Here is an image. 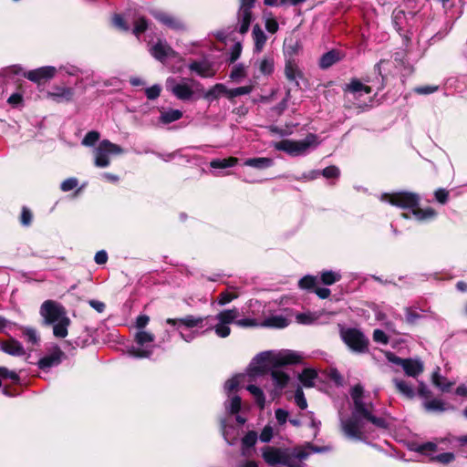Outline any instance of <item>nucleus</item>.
<instances>
[{"instance_id":"obj_50","label":"nucleus","mask_w":467,"mask_h":467,"mask_svg":"<svg viewBox=\"0 0 467 467\" xmlns=\"http://www.w3.org/2000/svg\"><path fill=\"white\" fill-rule=\"evenodd\" d=\"M257 433L255 431L247 432L242 440V443L244 447L251 448L253 447L257 441Z\"/></svg>"},{"instance_id":"obj_6","label":"nucleus","mask_w":467,"mask_h":467,"mask_svg":"<svg viewBox=\"0 0 467 467\" xmlns=\"http://www.w3.org/2000/svg\"><path fill=\"white\" fill-rule=\"evenodd\" d=\"M319 143L317 135L308 133L303 140H282L275 142L273 146L277 150L284 151L292 157H297L306 155L310 150L316 149Z\"/></svg>"},{"instance_id":"obj_63","label":"nucleus","mask_w":467,"mask_h":467,"mask_svg":"<svg viewBox=\"0 0 467 467\" xmlns=\"http://www.w3.org/2000/svg\"><path fill=\"white\" fill-rule=\"evenodd\" d=\"M265 26V29L271 34H275L279 28L277 21L273 17L266 18Z\"/></svg>"},{"instance_id":"obj_18","label":"nucleus","mask_w":467,"mask_h":467,"mask_svg":"<svg viewBox=\"0 0 467 467\" xmlns=\"http://www.w3.org/2000/svg\"><path fill=\"white\" fill-rule=\"evenodd\" d=\"M152 16L165 26L181 31L185 28L184 24L176 16L161 10L151 11Z\"/></svg>"},{"instance_id":"obj_25","label":"nucleus","mask_w":467,"mask_h":467,"mask_svg":"<svg viewBox=\"0 0 467 467\" xmlns=\"http://www.w3.org/2000/svg\"><path fill=\"white\" fill-rule=\"evenodd\" d=\"M250 378L249 375L240 374L228 379L224 384V390L228 396L237 390L245 381L246 379Z\"/></svg>"},{"instance_id":"obj_55","label":"nucleus","mask_w":467,"mask_h":467,"mask_svg":"<svg viewBox=\"0 0 467 467\" xmlns=\"http://www.w3.org/2000/svg\"><path fill=\"white\" fill-rule=\"evenodd\" d=\"M161 90V86L155 84L150 88H147L145 90V94L149 99L153 100L160 96Z\"/></svg>"},{"instance_id":"obj_59","label":"nucleus","mask_w":467,"mask_h":467,"mask_svg":"<svg viewBox=\"0 0 467 467\" xmlns=\"http://www.w3.org/2000/svg\"><path fill=\"white\" fill-rule=\"evenodd\" d=\"M0 376L2 379H10L13 381H18L19 376L16 372L9 370L5 367H0Z\"/></svg>"},{"instance_id":"obj_45","label":"nucleus","mask_w":467,"mask_h":467,"mask_svg":"<svg viewBox=\"0 0 467 467\" xmlns=\"http://www.w3.org/2000/svg\"><path fill=\"white\" fill-rule=\"evenodd\" d=\"M112 23L115 27H117L118 29H119L121 31L127 32L130 30L129 23H130V22L128 20L126 16L124 17L123 16L119 15V14L114 15Z\"/></svg>"},{"instance_id":"obj_21","label":"nucleus","mask_w":467,"mask_h":467,"mask_svg":"<svg viewBox=\"0 0 467 467\" xmlns=\"http://www.w3.org/2000/svg\"><path fill=\"white\" fill-rule=\"evenodd\" d=\"M0 349L14 357H22L26 354L25 348L22 343L14 337H10L5 341L0 343Z\"/></svg>"},{"instance_id":"obj_57","label":"nucleus","mask_w":467,"mask_h":467,"mask_svg":"<svg viewBox=\"0 0 467 467\" xmlns=\"http://www.w3.org/2000/svg\"><path fill=\"white\" fill-rule=\"evenodd\" d=\"M373 340L377 343L387 345L389 342V337L383 330L375 329L373 332Z\"/></svg>"},{"instance_id":"obj_60","label":"nucleus","mask_w":467,"mask_h":467,"mask_svg":"<svg viewBox=\"0 0 467 467\" xmlns=\"http://www.w3.org/2000/svg\"><path fill=\"white\" fill-rule=\"evenodd\" d=\"M438 90V86L426 85L420 86L414 88V91L420 95H429Z\"/></svg>"},{"instance_id":"obj_61","label":"nucleus","mask_w":467,"mask_h":467,"mask_svg":"<svg viewBox=\"0 0 467 467\" xmlns=\"http://www.w3.org/2000/svg\"><path fill=\"white\" fill-rule=\"evenodd\" d=\"M221 428H222V432H223V435L225 439V441L229 443V444H233L234 443V441L235 440L234 437H232L231 436V433H230V431L232 429V427H228L225 423V420H223L221 421Z\"/></svg>"},{"instance_id":"obj_62","label":"nucleus","mask_w":467,"mask_h":467,"mask_svg":"<svg viewBox=\"0 0 467 467\" xmlns=\"http://www.w3.org/2000/svg\"><path fill=\"white\" fill-rule=\"evenodd\" d=\"M273 437V428L270 425L265 426L262 430L259 439L263 442H268Z\"/></svg>"},{"instance_id":"obj_47","label":"nucleus","mask_w":467,"mask_h":467,"mask_svg":"<svg viewBox=\"0 0 467 467\" xmlns=\"http://www.w3.org/2000/svg\"><path fill=\"white\" fill-rule=\"evenodd\" d=\"M437 451V444L432 441L424 442L419 444L416 448V451L422 454L432 456V453Z\"/></svg>"},{"instance_id":"obj_3","label":"nucleus","mask_w":467,"mask_h":467,"mask_svg":"<svg viewBox=\"0 0 467 467\" xmlns=\"http://www.w3.org/2000/svg\"><path fill=\"white\" fill-rule=\"evenodd\" d=\"M380 200L389 202L393 206L411 211L413 217L419 222H430L436 218L437 212L427 207L421 209L419 207L420 198L419 194L410 192H398L393 193L381 194Z\"/></svg>"},{"instance_id":"obj_27","label":"nucleus","mask_w":467,"mask_h":467,"mask_svg":"<svg viewBox=\"0 0 467 467\" xmlns=\"http://www.w3.org/2000/svg\"><path fill=\"white\" fill-rule=\"evenodd\" d=\"M183 116V113L180 109H170L167 110H161L159 120L162 124H170L179 120Z\"/></svg>"},{"instance_id":"obj_56","label":"nucleus","mask_w":467,"mask_h":467,"mask_svg":"<svg viewBox=\"0 0 467 467\" xmlns=\"http://www.w3.org/2000/svg\"><path fill=\"white\" fill-rule=\"evenodd\" d=\"M23 102V96L18 92L12 94L7 99V103L10 104L13 108H18L22 106Z\"/></svg>"},{"instance_id":"obj_53","label":"nucleus","mask_w":467,"mask_h":467,"mask_svg":"<svg viewBox=\"0 0 467 467\" xmlns=\"http://www.w3.org/2000/svg\"><path fill=\"white\" fill-rule=\"evenodd\" d=\"M78 181L76 178H68L61 182L60 189L62 192H69L76 188Z\"/></svg>"},{"instance_id":"obj_39","label":"nucleus","mask_w":467,"mask_h":467,"mask_svg":"<svg viewBox=\"0 0 467 467\" xmlns=\"http://www.w3.org/2000/svg\"><path fill=\"white\" fill-rule=\"evenodd\" d=\"M406 18V13L401 9H394L392 12V24L399 33L403 30Z\"/></svg>"},{"instance_id":"obj_32","label":"nucleus","mask_w":467,"mask_h":467,"mask_svg":"<svg viewBox=\"0 0 467 467\" xmlns=\"http://www.w3.org/2000/svg\"><path fill=\"white\" fill-rule=\"evenodd\" d=\"M70 324L69 318L66 316L62 319L53 323V334L56 337H66L67 335V327Z\"/></svg>"},{"instance_id":"obj_44","label":"nucleus","mask_w":467,"mask_h":467,"mask_svg":"<svg viewBox=\"0 0 467 467\" xmlns=\"http://www.w3.org/2000/svg\"><path fill=\"white\" fill-rule=\"evenodd\" d=\"M252 89L253 88L251 86H243V87H238V88H231V89L227 88V91H225V95L229 99H233L235 97L250 94L252 92Z\"/></svg>"},{"instance_id":"obj_64","label":"nucleus","mask_w":467,"mask_h":467,"mask_svg":"<svg viewBox=\"0 0 467 467\" xmlns=\"http://www.w3.org/2000/svg\"><path fill=\"white\" fill-rule=\"evenodd\" d=\"M434 195L437 202H439L441 204L446 203L449 198V192L445 189H438L435 192Z\"/></svg>"},{"instance_id":"obj_5","label":"nucleus","mask_w":467,"mask_h":467,"mask_svg":"<svg viewBox=\"0 0 467 467\" xmlns=\"http://www.w3.org/2000/svg\"><path fill=\"white\" fill-rule=\"evenodd\" d=\"M165 87L176 99L182 101L192 100L197 93L203 91L200 82L187 78L177 79L169 77L166 79Z\"/></svg>"},{"instance_id":"obj_11","label":"nucleus","mask_w":467,"mask_h":467,"mask_svg":"<svg viewBox=\"0 0 467 467\" xmlns=\"http://www.w3.org/2000/svg\"><path fill=\"white\" fill-rule=\"evenodd\" d=\"M5 75H23L27 79L33 82H40L41 80H47L52 78L56 73L57 68L52 66L41 67L28 72H24L19 65H13L5 68Z\"/></svg>"},{"instance_id":"obj_51","label":"nucleus","mask_w":467,"mask_h":467,"mask_svg":"<svg viewBox=\"0 0 467 467\" xmlns=\"http://www.w3.org/2000/svg\"><path fill=\"white\" fill-rule=\"evenodd\" d=\"M321 174L327 179L337 178L340 174V171L339 169L336 166H328L320 171V175Z\"/></svg>"},{"instance_id":"obj_29","label":"nucleus","mask_w":467,"mask_h":467,"mask_svg":"<svg viewBox=\"0 0 467 467\" xmlns=\"http://www.w3.org/2000/svg\"><path fill=\"white\" fill-rule=\"evenodd\" d=\"M320 281L325 285H332L338 282L342 275L340 271L324 270L319 273Z\"/></svg>"},{"instance_id":"obj_26","label":"nucleus","mask_w":467,"mask_h":467,"mask_svg":"<svg viewBox=\"0 0 467 467\" xmlns=\"http://www.w3.org/2000/svg\"><path fill=\"white\" fill-rule=\"evenodd\" d=\"M18 327L21 331L24 340L27 344H30L32 346L38 345L40 341V337L36 328L23 326H19Z\"/></svg>"},{"instance_id":"obj_52","label":"nucleus","mask_w":467,"mask_h":467,"mask_svg":"<svg viewBox=\"0 0 467 467\" xmlns=\"http://www.w3.org/2000/svg\"><path fill=\"white\" fill-rule=\"evenodd\" d=\"M150 322V317L147 315H140L137 317L135 321L136 331L146 330V327Z\"/></svg>"},{"instance_id":"obj_41","label":"nucleus","mask_w":467,"mask_h":467,"mask_svg":"<svg viewBox=\"0 0 467 467\" xmlns=\"http://www.w3.org/2000/svg\"><path fill=\"white\" fill-rule=\"evenodd\" d=\"M245 389L254 396L258 406L263 409L265 402L263 390L254 384H248Z\"/></svg>"},{"instance_id":"obj_2","label":"nucleus","mask_w":467,"mask_h":467,"mask_svg":"<svg viewBox=\"0 0 467 467\" xmlns=\"http://www.w3.org/2000/svg\"><path fill=\"white\" fill-rule=\"evenodd\" d=\"M302 355L294 350L264 351L257 354L250 363L249 377L262 376L269 367L271 380L277 389L285 388L289 380V376L280 367L299 363Z\"/></svg>"},{"instance_id":"obj_28","label":"nucleus","mask_w":467,"mask_h":467,"mask_svg":"<svg viewBox=\"0 0 467 467\" xmlns=\"http://www.w3.org/2000/svg\"><path fill=\"white\" fill-rule=\"evenodd\" d=\"M340 60V54L337 50H330L324 55L319 59V67L322 69H327L330 67L332 65Z\"/></svg>"},{"instance_id":"obj_14","label":"nucleus","mask_w":467,"mask_h":467,"mask_svg":"<svg viewBox=\"0 0 467 467\" xmlns=\"http://www.w3.org/2000/svg\"><path fill=\"white\" fill-rule=\"evenodd\" d=\"M149 53L158 61L164 63L168 58H175L178 53L164 38H158L153 44H149Z\"/></svg>"},{"instance_id":"obj_48","label":"nucleus","mask_w":467,"mask_h":467,"mask_svg":"<svg viewBox=\"0 0 467 467\" xmlns=\"http://www.w3.org/2000/svg\"><path fill=\"white\" fill-rule=\"evenodd\" d=\"M439 370L440 368H437L436 371L433 372L432 374V383L438 387L439 389H441L442 391H448L451 386V383H448V384H443L441 381L444 379L443 377H441L440 374H439Z\"/></svg>"},{"instance_id":"obj_36","label":"nucleus","mask_w":467,"mask_h":467,"mask_svg":"<svg viewBox=\"0 0 467 467\" xmlns=\"http://www.w3.org/2000/svg\"><path fill=\"white\" fill-rule=\"evenodd\" d=\"M238 163L236 157H229L226 159H213L210 162V166L213 169H226L234 167Z\"/></svg>"},{"instance_id":"obj_10","label":"nucleus","mask_w":467,"mask_h":467,"mask_svg":"<svg viewBox=\"0 0 467 467\" xmlns=\"http://www.w3.org/2000/svg\"><path fill=\"white\" fill-rule=\"evenodd\" d=\"M124 150L118 144L109 140H102L99 145L94 148V165L97 168H107L110 165L111 155H120Z\"/></svg>"},{"instance_id":"obj_16","label":"nucleus","mask_w":467,"mask_h":467,"mask_svg":"<svg viewBox=\"0 0 467 467\" xmlns=\"http://www.w3.org/2000/svg\"><path fill=\"white\" fill-rule=\"evenodd\" d=\"M188 68L191 72L203 78H213L216 73L213 64L206 58L192 60L188 64Z\"/></svg>"},{"instance_id":"obj_58","label":"nucleus","mask_w":467,"mask_h":467,"mask_svg":"<svg viewBox=\"0 0 467 467\" xmlns=\"http://www.w3.org/2000/svg\"><path fill=\"white\" fill-rule=\"evenodd\" d=\"M32 213L26 207H23L20 216V222L24 226H29L32 223Z\"/></svg>"},{"instance_id":"obj_9","label":"nucleus","mask_w":467,"mask_h":467,"mask_svg":"<svg viewBox=\"0 0 467 467\" xmlns=\"http://www.w3.org/2000/svg\"><path fill=\"white\" fill-rule=\"evenodd\" d=\"M155 335L148 330H139L134 334V342L136 345L128 348L129 356L136 358H150L155 349L153 344Z\"/></svg>"},{"instance_id":"obj_24","label":"nucleus","mask_w":467,"mask_h":467,"mask_svg":"<svg viewBox=\"0 0 467 467\" xmlns=\"http://www.w3.org/2000/svg\"><path fill=\"white\" fill-rule=\"evenodd\" d=\"M244 165L261 171L272 167L274 160L267 157L249 158L244 161Z\"/></svg>"},{"instance_id":"obj_15","label":"nucleus","mask_w":467,"mask_h":467,"mask_svg":"<svg viewBox=\"0 0 467 467\" xmlns=\"http://www.w3.org/2000/svg\"><path fill=\"white\" fill-rule=\"evenodd\" d=\"M255 0H241L240 8L238 12V19L240 22L239 32L245 34L252 22L251 10L254 5Z\"/></svg>"},{"instance_id":"obj_37","label":"nucleus","mask_w":467,"mask_h":467,"mask_svg":"<svg viewBox=\"0 0 467 467\" xmlns=\"http://www.w3.org/2000/svg\"><path fill=\"white\" fill-rule=\"evenodd\" d=\"M256 66L262 75L268 76L274 71V59L271 57H264L256 62Z\"/></svg>"},{"instance_id":"obj_1","label":"nucleus","mask_w":467,"mask_h":467,"mask_svg":"<svg viewBox=\"0 0 467 467\" xmlns=\"http://www.w3.org/2000/svg\"><path fill=\"white\" fill-rule=\"evenodd\" d=\"M350 396L353 400L351 416L340 419L342 431L348 438L365 441L372 436V427L383 430L389 428V423L384 418L374 414L375 406L369 397L364 395V389L360 384L351 389Z\"/></svg>"},{"instance_id":"obj_8","label":"nucleus","mask_w":467,"mask_h":467,"mask_svg":"<svg viewBox=\"0 0 467 467\" xmlns=\"http://www.w3.org/2000/svg\"><path fill=\"white\" fill-rule=\"evenodd\" d=\"M339 337L348 348L356 354H364L368 351V338L357 327H347L338 325Z\"/></svg>"},{"instance_id":"obj_13","label":"nucleus","mask_w":467,"mask_h":467,"mask_svg":"<svg viewBox=\"0 0 467 467\" xmlns=\"http://www.w3.org/2000/svg\"><path fill=\"white\" fill-rule=\"evenodd\" d=\"M40 315L46 325H51L67 316L64 307L52 300H47L42 304Z\"/></svg>"},{"instance_id":"obj_19","label":"nucleus","mask_w":467,"mask_h":467,"mask_svg":"<svg viewBox=\"0 0 467 467\" xmlns=\"http://www.w3.org/2000/svg\"><path fill=\"white\" fill-rule=\"evenodd\" d=\"M396 364L400 365L405 374L416 378L423 371V363L419 359L396 358L393 360Z\"/></svg>"},{"instance_id":"obj_30","label":"nucleus","mask_w":467,"mask_h":467,"mask_svg":"<svg viewBox=\"0 0 467 467\" xmlns=\"http://www.w3.org/2000/svg\"><path fill=\"white\" fill-rule=\"evenodd\" d=\"M346 90L349 91L354 95H362L370 94L372 92V88L370 86L363 84L358 79H352L350 83L347 86Z\"/></svg>"},{"instance_id":"obj_49","label":"nucleus","mask_w":467,"mask_h":467,"mask_svg":"<svg viewBox=\"0 0 467 467\" xmlns=\"http://www.w3.org/2000/svg\"><path fill=\"white\" fill-rule=\"evenodd\" d=\"M405 318L409 324H415L421 318V315L411 307L405 308Z\"/></svg>"},{"instance_id":"obj_4","label":"nucleus","mask_w":467,"mask_h":467,"mask_svg":"<svg viewBox=\"0 0 467 467\" xmlns=\"http://www.w3.org/2000/svg\"><path fill=\"white\" fill-rule=\"evenodd\" d=\"M308 455V451L301 449L291 453L286 449L266 446L263 451L265 462L272 467H301L299 462L306 459Z\"/></svg>"},{"instance_id":"obj_17","label":"nucleus","mask_w":467,"mask_h":467,"mask_svg":"<svg viewBox=\"0 0 467 467\" xmlns=\"http://www.w3.org/2000/svg\"><path fill=\"white\" fill-rule=\"evenodd\" d=\"M64 357V352L57 346H56L50 350L48 354L38 360V368L45 370L52 367L58 366L62 362Z\"/></svg>"},{"instance_id":"obj_35","label":"nucleus","mask_w":467,"mask_h":467,"mask_svg":"<svg viewBox=\"0 0 467 467\" xmlns=\"http://www.w3.org/2000/svg\"><path fill=\"white\" fill-rule=\"evenodd\" d=\"M225 91H227V88L223 84H216L208 91L199 93L202 94L205 99L213 100L218 99L221 95H225Z\"/></svg>"},{"instance_id":"obj_22","label":"nucleus","mask_w":467,"mask_h":467,"mask_svg":"<svg viewBox=\"0 0 467 467\" xmlns=\"http://www.w3.org/2000/svg\"><path fill=\"white\" fill-rule=\"evenodd\" d=\"M73 88L60 86H56L52 88L51 91L47 92V97L57 103L70 101L73 98Z\"/></svg>"},{"instance_id":"obj_20","label":"nucleus","mask_w":467,"mask_h":467,"mask_svg":"<svg viewBox=\"0 0 467 467\" xmlns=\"http://www.w3.org/2000/svg\"><path fill=\"white\" fill-rule=\"evenodd\" d=\"M126 16L128 20L133 25L132 33L139 39L140 35L148 28V21L144 16H140L136 10H127Z\"/></svg>"},{"instance_id":"obj_23","label":"nucleus","mask_w":467,"mask_h":467,"mask_svg":"<svg viewBox=\"0 0 467 467\" xmlns=\"http://www.w3.org/2000/svg\"><path fill=\"white\" fill-rule=\"evenodd\" d=\"M285 74L288 80L296 82V85L299 87L298 79L303 78V73L295 60L286 61Z\"/></svg>"},{"instance_id":"obj_42","label":"nucleus","mask_w":467,"mask_h":467,"mask_svg":"<svg viewBox=\"0 0 467 467\" xmlns=\"http://www.w3.org/2000/svg\"><path fill=\"white\" fill-rule=\"evenodd\" d=\"M317 376V374L314 369L306 368L300 374L299 379L305 387L310 388L314 386V379Z\"/></svg>"},{"instance_id":"obj_46","label":"nucleus","mask_w":467,"mask_h":467,"mask_svg":"<svg viewBox=\"0 0 467 467\" xmlns=\"http://www.w3.org/2000/svg\"><path fill=\"white\" fill-rule=\"evenodd\" d=\"M317 276L307 275L299 280L298 286L301 289L308 290V289L314 288L317 285Z\"/></svg>"},{"instance_id":"obj_34","label":"nucleus","mask_w":467,"mask_h":467,"mask_svg":"<svg viewBox=\"0 0 467 467\" xmlns=\"http://www.w3.org/2000/svg\"><path fill=\"white\" fill-rule=\"evenodd\" d=\"M393 383L400 393L403 396L411 399L415 396L414 389L410 384L400 379H394Z\"/></svg>"},{"instance_id":"obj_38","label":"nucleus","mask_w":467,"mask_h":467,"mask_svg":"<svg viewBox=\"0 0 467 467\" xmlns=\"http://www.w3.org/2000/svg\"><path fill=\"white\" fill-rule=\"evenodd\" d=\"M241 398L237 395L228 396V400L224 402L225 410L230 414H236L241 409Z\"/></svg>"},{"instance_id":"obj_12","label":"nucleus","mask_w":467,"mask_h":467,"mask_svg":"<svg viewBox=\"0 0 467 467\" xmlns=\"http://www.w3.org/2000/svg\"><path fill=\"white\" fill-rule=\"evenodd\" d=\"M238 317L239 311L236 308L223 310L214 317L217 324L214 327H208L205 331L213 329L217 337L225 338L231 334L229 325L235 324Z\"/></svg>"},{"instance_id":"obj_40","label":"nucleus","mask_w":467,"mask_h":467,"mask_svg":"<svg viewBox=\"0 0 467 467\" xmlns=\"http://www.w3.org/2000/svg\"><path fill=\"white\" fill-rule=\"evenodd\" d=\"M423 407L429 412H443L446 410L445 403L437 399L424 401Z\"/></svg>"},{"instance_id":"obj_43","label":"nucleus","mask_w":467,"mask_h":467,"mask_svg":"<svg viewBox=\"0 0 467 467\" xmlns=\"http://www.w3.org/2000/svg\"><path fill=\"white\" fill-rule=\"evenodd\" d=\"M100 134L97 130L88 131L81 140V145L93 147L99 140Z\"/></svg>"},{"instance_id":"obj_31","label":"nucleus","mask_w":467,"mask_h":467,"mask_svg":"<svg viewBox=\"0 0 467 467\" xmlns=\"http://www.w3.org/2000/svg\"><path fill=\"white\" fill-rule=\"evenodd\" d=\"M289 324L287 318L283 317L282 315H275L271 316L267 318H265L262 326L267 327H275V328H284L287 327Z\"/></svg>"},{"instance_id":"obj_7","label":"nucleus","mask_w":467,"mask_h":467,"mask_svg":"<svg viewBox=\"0 0 467 467\" xmlns=\"http://www.w3.org/2000/svg\"><path fill=\"white\" fill-rule=\"evenodd\" d=\"M207 318L208 317L187 315L180 318H167L165 322L178 331L180 337L183 341L190 343L193 341L200 333L197 331L184 333L183 328L191 329L201 327Z\"/></svg>"},{"instance_id":"obj_54","label":"nucleus","mask_w":467,"mask_h":467,"mask_svg":"<svg viewBox=\"0 0 467 467\" xmlns=\"http://www.w3.org/2000/svg\"><path fill=\"white\" fill-rule=\"evenodd\" d=\"M295 402L301 410H305L307 407L306 400L301 389H297L295 393Z\"/></svg>"},{"instance_id":"obj_33","label":"nucleus","mask_w":467,"mask_h":467,"mask_svg":"<svg viewBox=\"0 0 467 467\" xmlns=\"http://www.w3.org/2000/svg\"><path fill=\"white\" fill-rule=\"evenodd\" d=\"M253 38L254 42V50L256 53H260L263 50L267 38L264 31L258 26H255L253 28Z\"/></svg>"}]
</instances>
